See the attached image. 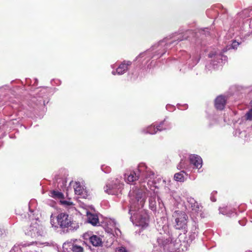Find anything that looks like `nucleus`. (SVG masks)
Here are the masks:
<instances>
[{
  "label": "nucleus",
  "mask_w": 252,
  "mask_h": 252,
  "mask_svg": "<svg viewBox=\"0 0 252 252\" xmlns=\"http://www.w3.org/2000/svg\"><path fill=\"white\" fill-rule=\"evenodd\" d=\"M210 34L208 28L200 29L196 33H193L191 30H187L185 32L178 31L174 32L163 38L158 43L153 45L150 49L140 53L136 58V60L142 62V63H148L151 61V63L147 65V67L150 68L152 64L155 63V61L159 59L164 55L167 50L172 49L181 41L188 39L190 36L196 37L195 42L197 46L202 45L200 39L197 37L199 35L202 36H207Z\"/></svg>",
  "instance_id": "obj_1"
},
{
  "label": "nucleus",
  "mask_w": 252,
  "mask_h": 252,
  "mask_svg": "<svg viewBox=\"0 0 252 252\" xmlns=\"http://www.w3.org/2000/svg\"><path fill=\"white\" fill-rule=\"evenodd\" d=\"M131 189L129 192L130 206L128 214L130 215V220L137 226L142 228L146 227L149 224V217L146 212L142 209L144 204L143 193L144 190Z\"/></svg>",
  "instance_id": "obj_2"
},
{
  "label": "nucleus",
  "mask_w": 252,
  "mask_h": 252,
  "mask_svg": "<svg viewBox=\"0 0 252 252\" xmlns=\"http://www.w3.org/2000/svg\"><path fill=\"white\" fill-rule=\"evenodd\" d=\"M140 178L139 186H135L133 184V187L130 190L137 189L143 190L144 192L143 194L148 191V188L154 184V179L155 178V173L150 168L148 167L145 163L141 162L138 165L135 170H132L126 175H125V181L129 184H132L135 181Z\"/></svg>",
  "instance_id": "obj_3"
},
{
  "label": "nucleus",
  "mask_w": 252,
  "mask_h": 252,
  "mask_svg": "<svg viewBox=\"0 0 252 252\" xmlns=\"http://www.w3.org/2000/svg\"><path fill=\"white\" fill-rule=\"evenodd\" d=\"M241 43L236 40L232 41L230 44H228L225 48L222 50L218 49H213L208 55L210 60V63L206 65V67L209 70H211L212 67L213 69H217L220 66H222L223 64L227 61V57L223 55V53L226 52L230 49H237V47Z\"/></svg>",
  "instance_id": "obj_4"
},
{
  "label": "nucleus",
  "mask_w": 252,
  "mask_h": 252,
  "mask_svg": "<svg viewBox=\"0 0 252 252\" xmlns=\"http://www.w3.org/2000/svg\"><path fill=\"white\" fill-rule=\"evenodd\" d=\"M57 223L63 233H68L77 230L79 223L74 221L69 215L65 213H61L57 217Z\"/></svg>",
  "instance_id": "obj_5"
},
{
  "label": "nucleus",
  "mask_w": 252,
  "mask_h": 252,
  "mask_svg": "<svg viewBox=\"0 0 252 252\" xmlns=\"http://www.w3.org/2000/svg\"><path fill=\"white\" fill-rule=\"evenodd\" d=\"M157 243L154 245L153 252H172L178 249L169 237H158Z\"/></svg>",
  "instance_id": "obj_6"
},
{
  "label": "nucleus",
  "mask_w": 252,
  "mask_h": 252,
  "mask_svg": "<svg viewBox=\"0 0 252 252\" xmlns=\"http://www.w3.org/2000/svg\"><path fill=\"white\" fill-rule=\"evenodd\" d=\"M174 220V227L176 229L182 230L184 234L188 231V216L186 213L180 210L174 211L172 214Z\"/></svg>",
  "instance_id": "obj_7"
},
{
  "label": "nucleus",
  "mask_w": 252,
  "mask_h": 252,
  "mask_svg": "<svg viewBox=\"0 0 252 252\" xmlns=\"http://www.w3.org/2000/svg\"><path fill=\"white\" fill-rule=\"evenodd\" d=\"M180 54V62L184 63V65L187 66L189 69L192 68L200 59V54L198 51L192 53V55L188 54L185 51H181Z\"/></svg>",
  "instance_id": "obj_8"
},
{
  "label": "nucleus",
  "mask_w": 252,
  "mask_h": 252,
  "mask_svg": "<svg viewBox=\"0 0 252 252\" xmlns=\"http://www.w3.org/2000/svg\"><path fill=\"white\" fill-rule=\"evenodd\" d=\"M46 92V90L43 89L37 95V96L32 97L29 102L27 110L31 112H35L44 106L45 105V100L44 99V95Z\"/></svg>",
  "instance_id": "obj_9"
},
{
  "label": "nucleus",
  "mask_w": 252,
  "mask_h": 252,
  "mask_svg": "<svg viewBox=\"0 0 252 252\" xmlns=\"http://www.w3.org/2000/svg\"><path fill=\"white\" fill-rule=\"evenodd\" d=\"M189 225L190 227L189 237H186L183 242H181L180 244V246L185 247L186 250L190 244L195 239L198 233V221L196 219H192Z\"/></svg>",
  "instance_id": "obj_10"
},
{
  "label": "nucleus",
  "mask_w": 252,
  "mask_h": 252,
  "mask_svg": "<svg viewBox=\"0 0 252 252\" xmlns=\"http://www.w3.org/2000/svg\"><path fill=\"white\" fill-rule=\"evenodd\" d=\"M123 184L121 181L116 178L109 180L104 187V191L112 195H119L122 191Z\"/></svg>",
  "instance_id": "obj_11"
},
{
  "label": "nucleus",
  "mask_w": 252,
  "mask_h": 252,
  "mask_svg": "<svg viewBox=\"0 0 252 252\" xmlns=\"http://www.w3.org/2000/svg\"><path fill=\"white\" fill-rule=\"evenodd\" d=\"M24 231L26 235L32 238L42 236L43 234V227L38 224L36 221L32 222Z\"/></svg>",
  "instance_id": "obj_12"
},
{
  "label": "nucleus",
  "mask_w": 252,
  "mask_h": 252,
  "mask_svg": "<svg viewBox=\"0 0 252 252\" xmlns=\"http://www.w3.org/2000/svg\"><path fill=\"white\" fill-rule=\"evenodd\" d=\"M186 200L188 207L191 209L193 212L199 214L201 218L205 217V214L202 211L203 207L200 203H198L194 198L191 196L187 197Z\"/></svg>",
  "instance_id": "obj_13"
},
{
  "label": "nucleus",
  "mask_w": 252,
  "mask_h": 252,
  "mask_svg": "<svg viewBox=\"0 0 252 252\" xmlns=\"http://www.w3.org/2000/svg\"><path fill=\"white\" fill-rule=\"evenodd\" d=\"M131 65V62L124 61L122 62L117 67L116 70H113L112 74L113 75L118 74L119 75H123L128 70V67Z\"/></svg>",
  "instance_id": "obj_14"
},
{
  "label": "nucleus",
  "mask_w": 252,
  "mask_h": 252,
  "mask_svg": "<svg viewBox=\"0 0 252 252\" xmlns=\"http://www.w3.org/2000/svg\"><path fill=\"white\" fill-rule=\"evenodd\" d=\"M152 186H150V188H148V191H146V193L143 194V197L145 198V195L147 194H150L149 199V208L153 211H156L157 210V202H156V198L157 195L155 192H152L149 190V189H151Z\"/></svg>",
  "instance_id": "obj_15"
},
{
  "label": "nucleus",
  "mask_w": 252,
  "mask_h": 252,
  "mask_svg": "<svg viewBox=\"0 0 252 252\" xmlns=\"http://www.w3.org/2000/svg\"><path fill=\"white\" fill-rule=\"evenodd\" d=\"M74 192L76 194L80 195L82 198H86L87 196V192L84 186L81 185L79 182H76L73 186Z\"/></svg>",
  "instance_id": "obj_16"
},
{
  "label": "nucleus",
  "mask_w": 252,
  "mask_h": 252,
  "mask_svg": "<svg viewBox=\"0 0 252 252\" xmlns=\"http://www.w3.org/2000/svg\"><path fill=\"white\" fill-rule=\"evenodd\" d=\"M190 163L194 166V168L199 169L202 166V159L201 158L197 155H191L189 156Z\"/></svg>",
  "instance_id": "obj_17"
},
{
  "label": "nucleus",
  "mask_w": 252,
  "mask_h": 252,
  "mask_svg": "<svg viewBox=\"0 0 252 252\" xmlns=\"http://www.w3.org/2000/svg\"><path fill=\"white\" fill-rule=\"evenodd\" d=\"M208 119V127L209 128H212L220 124V122L222 118L219 115L214 114L209 115Z\"/></svg>",
  "instance_id": "obj_18"
},
{
  "label": "nucleus",
  "mask_w": 252,
  "mask_h": 252,
  "mask_svg": "<svg viewBox=\"0 0 252 252\" xmlns=\"http://www.w3.org/2000/svg\"><path fill=\"white\" fill-rule=\"evenodd\" d=\"M172 127V125L171 123L167 121L166 118L160 122L159 124H157V129L158 130V131L169 130Z\"/></svg>",
  "instance_id": "obj_19"
},
{
  "label": "nucleus",
  "mask_w": 252,
  "mask_h": 252,
  "mask_svg": "<svg viewBox=\"0 0 252 252\" xmlns=\"http://www.w3.org/2000/svg\"><path fill=\"white\" fill-rule=\"evenodd\" d=\"M225 97L223 95L218 96L215 99V106L217 109L221 110L224 109L226 104Z\"/></svg>",
  "instance_id": "obj_20"
},
{
  "label": "nucleus",
  "mask_w": 252,
  "mask_h": 252,
  "mask_svg": "<svg viewBox=\"0 0 252 252\" xmlns=\"http://www.w3.org/2000/svg\"><path fill=\"white\" fill-rule=\"evenodd\" d=\"M219 212L220 214L226 215L229 217L236 215L235 209H232L227 206L220 208Z\"/></svg>",
  "instance_id": "obj_21"
},
{
  "label": "nucleus",
  "mask_w": 252,
  "mask_h": 252,
  "mask_svg": "<svg viewBox=\"0 0 252 252\" xmlns=\"http://www.w3.org/2000/svg\"><path fill=\"white\" fill-rule=\"evenodd\" d=\"M158 131V130L157 129V124L156 125L152 124L141 129V132L143 134H154Z\"/></svg>",
  "instance_id": "obj_22"
},
{
  "label": "nucleus",
  "mask_w": 252,
  "mask_h": 252,
  "mask_svg": "<svg viewBox=\"0 0 252 252\" xmlns=\"http://www.w3.org/2000/svg\"><path fill=\"white\" fill-rule=\"evenodd\" d=\"M188 175V174L186 171L182 170L181 172L175 174L174 178L177 182H184Z\"/></svg>",
  "instance_id": "obj_23"
},
{
  "label": "nucleus",
  "mask_w": 252,
  "mask_h": 252,
  "mask_svg": "<svg viewBox=\"0 0 252 252\" xmlns=\"http://www.w3.org/2000/svg\"><path fill=\"white\" fill-rule=\"evenodd\" d=\"M90 243L94 247L101 246L102 244L101 238L97 235H93L89 238Z\"/></svg>",
  "instance_id": "obj_24"
},
{
  "label": "nucleus",
  "mask_w": 252,
  "mask_h": 252,
  "mask_svg": "<svg viewBox=\"0 0 252 252\" xmlns=\"http://www.w3.org/2000/svg\"><path fill=\"white\" fill-rule=\"evenodd\" d=\"M88 222L94 226H96L99 224V220L96 215L90 214L88 215Z\"/></svg>",
  "instance_id": "obj_25"
},
{
  "label": "nucleus",
  "mask_w": 252,
  "mask_h": 252,
  "mask_svg": "<svg viewBox=\"0 0 252 252\" xmlns=\"http://www.w3.org/2000/svg\"><path fill=\"white\" fill-rule=\"evenodd\" d=\"M177 168L179 170L186 169L190 171V165L189 164L188 160L182 159L177 166Z\"/></svg>",
  "instance_id": "obj_26"
},
{
  "label": "nucleus",
  "mask_w": 252,
  "mask_h": 252,
  "mask_svg": "<svg viewBox=\"0 0 252 252\" xmlns=\"http://www.w3.org/2000/svg\"><path fill=\"white\" fill-rule=\"evenodd\" d=\"M49 196L56 199L64 198V195L61 191L56 190H51L49 192Z\"/></svg>",
  "instance_id": "obj_27"
},
{
  "label": "nucleus",
  "mask_w": 252,
  "mask_h": 252,
  "mask_svg": "<svg viewBox=\"0 0 252 252\" xmlns=\"http://www.w3.org/2000/svg\"><path fill=\"white\" fill-rule=\"evenodd\" d=\"M10 91H11V90L8 85H4L0 87V102H2L3 100V98L1 97V95L2 94H5L6 91L9 92Z\"/></svg>",
  "instance_id": "obj_28"
},
{
  "label": "nucleus",
  "mask_w": 252,
  "mask_h": 252,
  "mask_svg": "<svg viewBox=\"0 0 252 252\" xmlns=\"http://www.w3.org/2000/svg\"><path fill=\"white\" fill-rule=\"evenodd\" d=\"M66 181L65 179H60V181L58 182L57 187L61 190L63 189L66 186Z\"/></svg>",
  "instance_id": "obj_29"
},
{
  "label": "nucleus",
  "mask_w": 252,
  "mask_h": 252,
  "mask_svg": "<svg viewBox=\"0 0 252 252\" xmlns=\"http://www.w3.org/2000/svg\"><path fill=\"white\" fill-rule=\"evenodd\" d=\"M71 249L73 252H83V249L82 247L76 245H72Z\"/></svg>",
  "instance_id": "obj_30"
},
{
  "label": "nucleus",
  "mask_w": 252,
  "mask_h": 252,
  "mask_svg": "<svg viewBox=\"0 0 252 252\" xmlns=\"http://www.w3.org/2000/svg\"><path fill=\"white\" fill-rule=\"evenodd\" d=\"M101 170L105 173H109L111 172V168L105 165H102L101 166Z\"/></svg>",
  "instance_id": "obj_31"
},
{
  "label": "nucleus",
  "mask_w": 252,
  "mask_h": 252,
  "mask_svg": "<svg viewBox=\"0 0 252 252\" xmlns=\"http://www.w3.org/2000/svg\"><path fill=\"white\" fill-rule=\"evenodd\" d=\"M246 119L247 120H252V108L249 110L245 115Z\"/></svg>",
  "instance_id": "obj_32"
},
{
  "label": "nucleus",
  "mask_w": 252,
  "mask_h": 252,
  "mask_svg": "<svg viewBox=\"0 0 252 252\" xmlns=\"http://www.w3.org/2000/svg\"><path fill=\"white\" fill-rule=\"evenodd\" d=\"M217 194V191H213L211 194V196H210V200L212 201V202H216V200H217V199L216 198V194Z\"/></svg>",
  "instance_id": "obj_33"
},
{
  "label": "nucleus",
  "mask_w": 252,
  "mask_h": 252,
  "mask_svg": "<svg viewBox=\"0 0 252 252\" xmlns=\"http://www.w3.org/2000/svg\"><path fill=\"white\" fill-rule=\"evenodd\" d=\"M6 236V231L3 228L0 227V238H3Z\"/></svg>",
  "instance_id": "obj_34"
},
{
  "label": "nucleus",
  "mask_w": 252,
  "mask_h": 252,
  "mask_svg": "<svg viewBox=\"0 0 252 252\" xmlns=\"http://www.w3.org/2000/svg\"><path fill=\"white\" fill-rule=\"evenodd\" d=\"M116 252H127L126 248L123 247H119L116 249Z\"/></svg>",
  "instance_id": "obj_35"
},
{
  "label": "nucleus",
  "mask_w": 252,
  "mask_h": 252,
  "mask_svg": "<svg viewBox=\"0 0 252 252\" xmlns=\"http://www.w3.org/2000/svg\"><path fill=\"white\" fill-rule=\"evenodd\" d=\"M178 107L179 109L184 110L188 109V105L187 104H184L183 105L178 104Z\"/></svg>",
  "instance_id": "obj_36"
},
{
  "label": "nucleus",
  "mask_w": 252,
  "mask_h": 252,
  "mask_svg": "<svg viewBox=\"0 0 252 252\" xmlns=\"http://www.w3.org/2000/svg\"><path fill=\"white\" fill-rule=\"evenodd\" d=\"M158 202L159 207L160 208H161V209L162 207H164V204L162 203V200L161 199H160L158 197Z\"/></svg>",
  "instance_id": "obj_37"
},
{
  "label": "nucleus",
  "mask_w": 252,
  "mask_h": 252,
  "mask_svg": "<svg viewBox=\"0 0 252 252\" xmlns=\"http://www.w3.org/2000/svg\"><path fill=\"white\" fill-rule=\"evenodd\" d=\"M60 202L62 204L65 205L66 206H69L71 204L70 202L67 201L66 200H63V201L61 200Z\"/></svg>",
  "instance_id": "obj_38"
},
{
  "label": "nucleus",
  "mask_w": 252,
  "mask_h": 252,
  "mask_svg": "<svg viewBox=\"0 0 252 252\" xmlns=\"http://www.w3.org/2000/svg\"><path fill=\"white\" fill-rule=\"evenodd\" d=\"M34 201H31L29 203V211H30V212L32 213H33L34 212V210L32 209L31 208V204L32 203V202H33Z\"/></svg>",
  "instance_id": "obj_39"
},
{
  "label": "nucleus",
  "mask_w": 252,
  "mask_h": 252,
  "mask_svg": "<svg viewBox=\"0 0 252 252\" xmlns=\"http://www.w3.org/2000/svg\"><path fill=\"white\" fill-rule=\"evenodd\" d=\"M241 132L240 131V130L239 129H236L234 133V135L235 136H239V135L241 134Z\"/></svg>",
  "instance_id": "obj_40"
},
{
  "label": "nucleus",
  "mask_w": 252,
  "mask_h": 252,
  "mask_svg": "<svg viewBox=\"0 0 252 252\" xmlns=\"http://www.w3.org/2000/svg\"><path fill=\"white\" fill-rule=\"evenodd\" d=\"M19 248L18 246H14L12 250L14 252H18V251H19Z\"/></svg>",
  "instance_id": "obj_41"
},
{
  "label": "nucleus",
  "mask_w": 252,
  "mask_h": 252,
  "mask_svg": "<svg viewBox=\"0 0 252 252\" xmlns=\"http://www.w3.org/2000/svg\"><path fill=\"white\" fill-rule=\"evenodd\" d=\"M54 222L53 221V219H51V225H52V227H55V228H56V227H58V226H56V225H54Z\"/></svg>",
  "instance_id": "obj_42"
},
{
  "label": "nucleus",
  "mask_w": 252,
  "mask_h": 252,
  "mask_svg": "<svg viewBox=\"0 0 252 252\" xmlns=\"http://www.w3.org/2000/svg\"><path fill=\"white\" fill-rule=\"evenodd\" d=\"M247 12H248V10H244V11L242 12V13H241L240 15H243V14H246Z\"/></svg>",
  "instance_id": "obj_43"
},
{
  "label": "nucleus",
  "mask_w": 252,
  "mask_h": 252,
  "mask_svg": "<svg viewBox=\"0 0 252 252\" xmlns=\"http://www.w3.org/2000/svg\"><path fill=\"white\" fill-rule=\"evenodd\" d=\"M170 107V105H167L166 106V109L168 110L169 109V108Z\"/></svg>",
  "instance_id": "obj_44"
},
{
  "label": "nucleus",
  "mask_w": 252,
  "mask_h": 252,
  "mask_svg": "<svg viewBox=\"0 0 252 252\" xmlns=\"http://www.w3.org/2000/svg\"><path fill=\"white\" fill-rule=\"evenodd\" d=\"M115 64H112V65H111V67H112V68H114L115 67Z\"/></svg>",
  "instance_id": "obj_45"
},
{
  "label": "nucleus",
  "mask_w": 252,
  "mask_h": 252,
  "mask_svg": "<svg viewBox=\"0 0 252 252\" xmlns=\"http://www.w3.org/2000/svg\"><path fill=\"white\" fill-rule=\"evenodd\" d=\"M9 252H14L12 249Z\"/></svg>",
  "instance_id": "obj_46"
},
{
  "label": "nucleus",
  "mask_w": 252,
  "mask_h": 252,
  "mask_svg": "<svg viewBox=\"0 0 252 252\" xmlns=\"http://www.w3.org/2000/svg\"><path fill=\"white\" fill-rule=\"evenodd\" d=\"M238 87L239 88V87ZM240 88H241V89H242V90L244 89V88L242 87H240Z\"/></svg>",
  "instance_id": "obj_47"
},
{
  "label": "nucleus",
  "mask_w": 252,
  "mask_h": 252,
  "mask_svg": "<svg viewBox=\"0 0 252 252\" xmlns=\"http://www.w3.org/2000/svg\"><path fill=\"white\" fill-rule=\"evenodd\" d=\"M251 106H252V100L251 101V103H250Z\"/></svg>",
  "instance_id": "obj_48"
},
{
  "label": "nucleus",
  "mask_w": 252,
  "mask_h": 252,
  "mask_svg": "<svg viewBox=\"0 0 252 252\" xmlns=\"http://www.w3.org/2000/svg\"><path fill=\"white\" fill-rule=\"evenodd\" d=\"M250 252H252V251H250Z\"/></svg>",
  "instance_id": "obj_49"
}]
</instances>
